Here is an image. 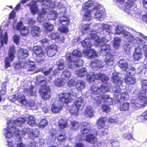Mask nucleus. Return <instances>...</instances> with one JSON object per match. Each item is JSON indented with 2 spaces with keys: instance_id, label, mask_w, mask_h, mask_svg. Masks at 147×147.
<instances>
[{
  "instance_id": "f257e3e1",
  "label": "nucleus",
  "mask_w": 147,
  "mask_h": 147,
  "mask_svg": "<svg viewBox=\"0 0 147 147\" xmlns=\"http://www.w3.org/2000/svg\"><path fill=\"white\" fill-rule=\"evenodd\" d=\"M87 80L90 83H92L95 81V80H101L102 84L99 87L93 85L91 87L92 92V94H99L100 96H98L94 98L95 103L97 106H99L102 102V100L104 102H108V100L111 101L112 98L107 94H102L107 92L109 90V86L108 82L109 79L108 77L105 74L99 73L98 74H93L92 75H88L86 76Z\"/></svg>"
},
{
  "instance_id": "f03ea898",
  "label": "nucleus",
  "mask_w": 147,
  "mask_h": 147,
  "mask_svg": "<svg viewBox=\"0 0 147 147\" xmlns=\"http://www.w3.org/2000/svg\"><path fill=\"white\" fill-rule=\"evenodd\" d=\"M45 52L41 46H36L33 49V53L35 55L36 60L39 63H42L45 61L46 54L49 57L54 56L58 51L57 46L52 44L47 47L45 49Z\"/></svg>"
},
{
  "instance_id": "7ed1b4c3",
  "label": "nucleus",
  "mask_w": 147,
  "mask_h": 147,
  "mask_svg": "<svg viewBox=\"0 0 147 147\" xmlns=\"http://www.w3.org/2000/svg\"><path fill=\"white\" fill-rule=\"evenodd\" d=\"M38 85L40 86L38 92L42 98L44 100L49 99L51 97V90L49 87L47 85V81L43 80L37 82Z\"/></svg>"
},
{
  "instance_id": "20e7f679",
  "label": "nucleus",
  "mask_w": 147,
  "mask_h": 147,
  "mask_svg": "<svg viewBox=\"0 0 147 147\" xmlns=\"http://www.w3.org/2000/svg\"><path fill=\"white\" fill-rule=\"evenodd\" d=\"M70 129L73 131H76L80 126V132L82 134L84 135L87 134L90 131V124L86 122H82L80 125V123L78 121H71L70 122Z\"/></svg>"
},
{
  "instance_id": "39448f33",
  "label": "nucleus",
  "mask_w": 147,
  "mask_h": 147,
  "mask_svg": "<svg viewBox=\"0 0 147 147\" xmlns=\"http://www.w3.org/2000/svg\"><path fill=\"white\" fill-rule=\"evenodd\" d=\"M76 93L72 90H64L59 94V100L63 103H69L71 102L72 97Z\"/></svg>"
},
{
  "instance_id": "423d86ee",
  "label": "nucleus",
  "mask_w": 147,
  "mask_h": 147,
  "mask_svg": "<svg viewBox=\"0 0 147 147\" xmlns=\"http://www.w3.org/2000/svg\"><path fill=\"white\" fill-rule=\"evenodd\" d=\"M107 120L105 117L101 116L99 118L97 121L98 127V132L100 136H104L107 134L108 133V127H104L105 123Z\"/></svg>"
},
{
  "instance_id": "0eeeda50",
  "label": "nucleus",
  "mask_w": 147,
  "mask_h": 147,
  "mask_svg": "<svg viewBox=\"0 0 147 147\" xmlns=\"http://www.w3.org/2000/svg\"><path fill=\"white\" fill-rule=\"evenodd\" d=\"M16 53L15 47L14 45L10 46L8 53V56L5 58L4 60L5 69H7L11 66L10 61H13L15 57V54Z\"/></svg>"
},
{
  "instance_id": "6e6552de",
  "label": "nucleus",
  "mask_w": 147,
  "mask_h": 147,
  "mask_svg": "<svg viewBox=\"0 0 147 147\" xmlns=\"http://www.w3.org/2000/svg\"><path fill=\"white\" fill-rule=\"evenodd\" d=\"M4 130L7 131L5 135L7 138H10L12 137L14 134L16 136L19 137L20 136V131L15 126L7 127L6 128H5Z\"/></svg>"
},
{
  "instance_id": "1a4fd4ad",
  "label": "nucleus",
  "mask_w": 147,
  "mask_h": 147,
  "mask_svg": "<svg viewBox=\"0 0 147 147\" xmlns=\"http://www.w3.org/2000/svg\"><path fill=\"white\" fill-rule=\"evenodd\" d=\"M141 91V92L138 96L136 101L137 102L135 103V105L137 108L141 107H144L147 104V100L144 101L146 98L147 99V97L146 98L144 95L145 93H143L142 90Z\"/></svg>"
},
{
  "instance_id": "9d476101",
  "label": "nucleus",
  "mask_w": 147,
  "mask_h": 147,
  "mask_svg": "<svg viewBox=\"0 0 147 147\" xmlns=\"http://www.w3.org/2000/svg\"><path fill=\"white\" fill-rule=\"evenodd\" d=\"M92 5V3L90 1H88L85 2L83 5L82 10L83 11H86V12L84 15L85 17L86 20H90L91 17V10H88V9L90 7H91Z\"/></svg>"
},
{
  "instance_id": "9b49d317",
  "label": "nucleus",
  "mask_w": 147,
  "mask_h": 147,
  "mask_svg": "<svg viewBox=\"0 0 147 147\" xmlns=\"http://www.w3.org/2000/svg\"><path fill=\"white\" fill-rule=\"evenodd\" d=\"M92 5V3L90 1H88L85 2L83 5L82 10L83 11H86V12L84 15L85 17L86 20H90L91 17V10H88V9L90 7H91Z\"/></svg>"
},
{
  "instance_id": "f8f14e48",
  "label": "nucleus",
  "mask_w": 147,
  "mask_h": 147,
  "mask_svg": "<svg viewBox=\"0 0 147 147\" xmlns=\"http://www.w3.org/2000/svg\"><path fill=\"white\" fill-rule=\"evenodd\" d=\"M103 9L102 6L99 4H96L93 8L94 10L97 11L95 13L94 17L98 20L103 19L105 17V14L102 10Z\"/></svg>"
},
{
  "instance_id": "ddd939ff",
  "label": "nucleus",
  "mask_w": 147,
  "mask_h": 147,
  "mask_svg": "<svg viewBox=\"0 0 147 147\" xmlns=\"http://www.w3.org/2000/svg\"><path fill=\"white\" fill-rule=\"evenodd\" d=\"M100 52V53L106 56L114 55L115 53V52L112 49L110 46L105 44L101 46Z\"/></svg>"
},
{
  "instance_id": "4468645a",
  "label": "nucleus",
  "mask_w": 147,
  "mask_h": 147,
  "mask_svg": "<svg viewBox=\"0 0 147 147\" xmlns=\"http://www.w3.org/2000/svg\"><path fill=\"white\" fill-rule=\"evenodd\" d=\"M97 135V131L95 130L92 134H89L86 136L85 140L87 142L95 144L97 142V138L96 137Z\"/></svg>"
},
{
  "instance_id": "2eb2a0df",
  "label": "nucleus",
  "mask_w": 147,
  "mask_h": 147,
  "mask_svg": "<svg viewBox=\"0 0 147 147\" xmlns=\"http://www.w3.org/2000/svg\"><path fill=\"white\" fill-rule=\"evenodd\" d=\"M91 39L94 41V44L97 46H100L105 42L104 38H100L96 34H90Z\"/></svg>"
},
{
  "instance_id": "dca6fc26",
  "label": "nucleus",
  "mask_w": 147,
  "mask_h": 147,
  "mask_svg": "<svg viewBox=\"0 0 147 147\" xmlns=\"http://www.w3.org/2000/svg\"><path fill=\"white\" fill-rule=\"evenodd\" d=\"M119 74L116 72L113 73L111 77V80L113 83L120 86L122 85V82L121 78L119 76Z\"/></svg>"
},
{
  "instance_id": "f3484780",
  "label": "nucleus",
  "mask_w": 147,
  "mask_h": 147,
  "mask_svg": "<svg viewBox=\"0 0 147 147\" xmlns=\"http://www.w3.org/2000/svg\"><path fill=\"white\" fill-rule=\"evenodd\" d=\"M40 0H33L32 2L28 4L30 7V11L34 15L38 11V9L37 3Z\"/></svg>"
},
{
  "instance_id": "a211bd4d",
  "label": "nucleus",
  "mask_w": 147,
  "mask_h": 147,
  "mask_svg": "<svg viewBox=\"0 0 147 147\" xmlns=\"http://www.w3.org/2000/svg\"><path fill=\"white\" fill-rule=\"evenodd\" d=\"M66 61L69 63L68 64L71 63H72L74 62L75 65L77 67H80L82 66L84 63L83 61L81 59H78L73 61L70 56L67 57L66 58Z\"/></svg>"
},
{
  "instance_id": "6ab92c4d",
  "label": "nucleus",
  "mask_w": 147,
  "mask_h": 147,
  "mask_svg": "<svg viewBox=\"0 0 147 147\" xmlns=\"http://www.w3.org/2000/svg\"><path fill=\"white\" fill-rule=\"evenodd\" d=\"M41 32V29L39 26L35 25L31 27L30 32L33 36H38Z\"/></svg>"
},
{
  "instance_id": "aec40b11",
  "label": "nucleus",
  "mask_w": 147,
  "mask_h": 147,
  "mask_svg": "<svg viewBox=\"0 0 147 147\" xmlns=\"http://www.w3.org/2000/svg\"><path fill=\"white\" fill-rule=\"evenodd\" d=\"M84 99L81 97H78L74 103V104L80 110L82 109L84 106Z\"/></svg>"
},
{
  "instance_id": "412c9836",
  "label": "nucleus",
  "mask_w": 147,
  "mask_h": 147,
  "mask_svg": "<svg viewBox=\"0 0 147 147\" xmlns=\"http://www.w3.org/2000/svg\"><path fill=\"white\" fill-rule=\"evenodd\" d=\"M125 83L127 85H133L136 83L135 78L133 77L126 76L124 78Z\"/></svg>"
},
{
  "instance_id": "4be33fe9",
  "label": "nucleus",
  "mask_w": 147,
  "mask_h": 147,
  "mask_svg": "<svg viewBox=\"0 0 147 147\" xmlns=\"http://www.w3.org/2000/svg\"><path fill=\"white\" fill-rule=\"evenodd\" d=\"M19 57L22 59H24L29 55L28 51L26 49L20 48L18 50Z\"/></svg>"
},
{
  "instance_id": "5701e85b",
  "label": "nucleus",
  "mask_w": 147,
  "mask_h": 147,
  "mask_svg": "<svg viewBox=\"0 0 147 147\" xmlns=\"http://www.w3.org/2000/svg\"><path fill=\"white\" fill-rule=\"evenodd\" d=\"M16 99L19 103L22 105H26L28 103V101L24 95H18L16 98Z\"/></svg>"
},
{
  "instance_id": "b1692460",
  "label": "nucleus",
  "mask_w": 147,
  "mask_h": 147,
  "mask_svg": "<svg viewBox=\"0 0 147 147\" xmlns=\"http://www.w3.org/2000/svg\"><path fill=\"white\" fill-rule=\"evenodd\" d=\"M85 115L88 117H91L93 116L94 111L92 107L91 106L87 107L84 112Z\"/></svg>"
},
{
  "instance_id": "393cba45",
  "label": "nucleus",
  "mask_w": 147,
  "mask_h": 147,
  "mask_svg": "<svg viewBox=\"0 0 147 147\" xmlns=\"http://www.w3.org/2000/svg\"><path fill=\"white\" fill-rule=\"evenodd\" d=\"M27 123L31 126H34L37 125L36 118L31 115H29L28 118Z\"/></svg>"
},
{
  "instance_id": "a878e982",
  "label": "nucleus",
  "mask_w": 147,
  "mask_h": 147,
  "mask_svg": "<svg viewBox=\"0 0 147 147\" xmlns=\"http://www.w3.org/2000/svg\"><path fill=\"white\" fill-rule=\"evenodd\" d=\"M114 55H107L106 56L105 62L108 65L112 66L114 64Z\"/></svg>"
},
{
  "instance_id": "bb28decb",
  "label": "nucleus",
  "mask_w": 147,
  "mask_h": 147,
  "mask_svg": "<svg viewBox=\"0 0 147 147\" xmlns=\"http://www.w3.org/2000/svg\"><path fill=\"white\" fill-rule=\"evenodd\" d=\"M34 88V86L32 85H31L29 88H25L24 89V93H26L28 94L31 96H35L36 94V90H33Z\"/></svg>"
},
{
  "instance_id": "cd10ccee",
  "label": "nucleus",
  "mask_w": 147,
  "mask_h": 147,
  "mask_svg": "<svg viewBox=\"0 0 147 147\" xmlns=\"http://www.w3.org/2000/svg\"><path fill=\"white\" fill-rule=\"evenodd\" d=\"M71 73L69 71L65 69L61 75V78L64 80H67L71 76Z\"/></svg>"
},
{
  "instance_id": "c85d7f7f",
  "label": "nucleus",
  "mask_w": 147,
  "mask_h": 147,
  "mask_svg": "<svg viewBox=\"0 0 147 147\" xmlns=\"http://www.w3.org/2000/svg\"><path fill=\"white\" fill-rule=\"evenodd\" d=\"M76 72L77 76L80 77H82L86 76L87 74V71L85 67L76 70Z\"/></svg>"
},
{
  "instance_id": "c756f323",
  "label": "nucleus",
  "mask_w": 147,
  "mask_h": 147,
  "mask_svg": "<svg viewBox=\"0 0 147 147\" xmlns=\"http://www.w3.org/2000/svg\"><path fill=\"white\" fill-rule=\"evenodd\" d=\"M43 26L45 30L48 32H51L54 29L53 25L48 22H45L43 24Z\"/></svg>"
},
{
  "instance_id": "7c9ffc66",
  "label": "nucleus",
  "mask_w": 147,
  "mask_h": 147,
  "mask_svg": "<svg viewBox=\"0 0 147 147\" xmlns=\"http://www.w3.org/2000/svg\"><path fill=\"white\" fill-rule=\"evenodd\" d=\"M119 66L122 69L126 70L128 67L127 62L125 59H120L119 62Z\"/></svg>"
},
{
  "instance_id": "2f4dec72",
  "label": "nucleus",
  "mask_w": 147,
  "mask_h": 147,
  "mask_svg": "<svg viewBox=\"0 0 147 147\" xmlns=\"http://www.w3.org/2000/svg\"><path fill=\"white\" fill-rule=\"evenodd\" d=\"M79 109H78L74 104L71 105L69 109V112L72 115H77Z\"/></svg>"
},
{
  "instance_id": "473e14b6",
  "label": "nucleus",
  "mask_w": 147,
  "mask_h": 147,
  "mask_svg": "<svg viewBox=\"0 0 147 147\" xmlns=\"http://www.w3.org/2000/svg\"><path fill=\"white\" fill-rule=\"evenodd\" d=\"M26 119L23 117H19L14 121V123L16 126H21L22 124L25 123Z\"/></svg>"
},
{
  "instance_id": "72a5a7b5",
  "label": "nucleus",
  "mask_w": 147,
  "mask_h": 147,
  "mask_svg": "<svg viewBox=\"0 0 147 147\" xmlns=\"http://www.w3.org/2000/svg\"><path fill=\"white\" fill-rule=\"evenodd\" d=\"M76 86L78 90L81 91L84 88L85 84L83 81L79 80L76 82Z\"/></svg>"
},
{
  "instance_id": "f704fd0d",
  "label": "nucleus",
  "mask_w": 147,
  "mask_h": 147,
  "mask_svg": "<svg viewBox=\"0 0 147 147\" xmlns=\"http://www.w3.org/2000/svg\"><path fill=\"white\" fill-rule=\"evenodd\" d=\"M82 46L86 48H90L92 46V43L90 42V40L86 38L82 42Z\"/></svg>"
},
{
  "instance_id": "c9c22d12",
  "label": "nucleus",
  "mask_w": 147,
  "mask_h": 147,
  "mask_svg": "<svg viewBox=\"0 0 147 147\" xmlns=\"http://www.w3.org/2000/svg\"><path fill=\"white\" fill-rule=\"evenodd\" d=\"M129 104L127 102L123 103L120 105L119 108L120 111H125L129 110Z\"/></svg>"
},
{
  "instance_id": "e433bc0d",
  "label": "nucleus",
  "mask_w": 147,
  "mask_h": 147,
  "mask_svg": "<svg viewBox=\"0 0 147 147\" xmlns=\"http://www.w3.org/2000/svg\"><path fill=\"white\" fill-rule=\"evenodd\" d=\"M142 57L141 51L137 52L135 51L133 54V58L135 61H138L141 59Z\"/></svg>"
},
{
  "instance_id": "4c0bfd02",
  "label": "nucleus",
  "mask_w": 147,
  "mask_h": 147,
  "mask_svg": "<svg viewBox=\"0 0 147 147\" xmlns=\"http://www.w3.org/2000/svg\"><path fill=\"white\" fill-rule=\"evenodd\" d=\"M58 125L61 128H65L68 126L67 122L63 119H61L59 120Z\"/></svg>"
},
{
  "instance_id": "58836bf2",
  "label": "nucleus",
  "mask_w": 147,
  "mask_h": 147,
  "mask_svg": "<svg viewBox=\"0 0 147 147\" xmlns=\"http://www.w3.org/2000/svg\"><path fill=\"white\" fill-rule=\"evenodd\" d=\"M63 80L61 78H57L54 81V84L56 86H61L63 85Z\"/></svg>"
},
{
  "instance_id": "ea45409f",
  "label": "nucleus",
  "mask_w": 147,
  "mask_h": 147,
  "mask_svg": "<svg viewBox=\"0 0 147 147\" xmlns=\"http://www.w3.org/2000/svg\"><path fill=\"white\" fill-rule=\"evenodd\" d=\"M39 132L38 129H32L30 133V135L33 138H36L39 135Z\"/></svg>"
},
{
  "instance_id": "a19ab883",
  "label": "nucleus",
  "mask_w": 147,
  "mask_h": 147,
  "mask_svg": "<svg viewBox=\"0 0 147 147\" xmlns=\"http://www.w3.org/2000/svg\"><path fill=\"white\" fill-rule=\"evenodd\" d=\"M66 139V134L64 132L59 134L57 136L58 140L60 142H63L65 141Z\"/></svg>"
},
{
  "instance_id": "79ce46f5",
  "label": "nucleus",
  "mask_w": 147,
  "mask_h": 147,
  "mask_svg": "<svg viewBox=\"0 0 147 147\" xmlns=\"http://www.w3.org/2000/svg\"><path fill=\"white\" fill-rule=\"evenodd\" d=\"M59 23L64 26H68L70 23V20L68 18H66L64 19L59 20Z\"/></svg>"
},
{
  "instance_id": "37998d69",
  "label": "nucleus",
  "mask_w": 147,
  "mask_h": 147,
  "mask_svg": "<svg viewBox=\"0 0 147 147\" xmlns=\"http://www.w3.org/2000/svg\"><path fill=\"white\" fill-rule=\"evenodd\" d=\"M121 39L120 38L116 37L114 39L113 45L115 49H118L120 46Z\"/></svg>"
},
{
  "instance_id": "c03bdc74",
  "label": "nucleus",
  "mask_w": 147,
  "mask_h": 147,
  "mask_svg": "<svg viewBox=\"0 0 147 147\" xmlns=\"http://www.w3.org/2000/svg\"><path fill=\"white\" fill-rule=\"evenodd\" d=\"M62 109V107H57L53 104L51 108L52 111L54 113H58Z\"/></svg>"
},
{
  "instance_id": "a18cd8bd",
  "label": "nucleus",
  "mask_w": 147,
  "mask_h": 147,
  "mask_svg": "<svg viewBox=\"0 0 147 147\" xmlns=\"http://www.w3.org/2000/svg\"><path fill=\"white\" fill-rule=\"evenodd\" d=\"M21 34L23 36H26L28 34L29 30L26 26H24L20 30Z\"/></svg>"
},
{
  "instance_id": "49530a36",
  "label": "nucleus",
  "mask_w": 147,
  "mask_h": 147,
  "mask_svg": "<svg viewBox=\"0 0 147 147\" xmlns=\"http://www.w3.org/2000/svg\"><path fill=\"white\" fill-rule=\"evenodd\" d=\"M142 90L144 93H145L147 91V80L142 81Z\"/></svg>"
},
{
  "instance_id": "de8ad7c7",
  "label": "nucleus",
  "mask_w": 147,
  "mask_h": 147,
  "mask_svg": "<svg viewBox=\"0 0 147 147\" xmlns=\"http://www.w3.org/2000/svg\"><path fill=\"white\" fill-rule=\"evenodd\" d=\"M100 62L97 60H95L94 61H92L90 64V66L92 68H98L100 67L99 65Z\"/></svg>"
},
{
  "instance_id": "09e8293b",
  "label": "nucleus",
  "mask_w": 147,
  "mask_h": 147,
  "mask_svg": "<svg viewBox=\"0 0 147 147\" xmlns=\"http://www.w3.org/2000/svg\"><path fill=\"white\" fill-rule=\"evenodd\" d=\"M72 55L77 58L80 57L82 56L81 52L78 50H75L72 52Z\"/></svg>"
},
{
  "instance_id": "8fccbe9b",
  "label": "nucleus",
  "mask_w": 147,
  "mask_h": 147,
  "mask_svg": "<svg viewBox=\"0 0 147 147\" xmlns=\"http://www.w3.org/2000/svg\"><path fill=\"white\" fill-rule=\"evenodd\" d=\"M90 49L85 50L83 51V53L85 56H87L89 58L92 59L93 58L94 56L93 53L90 55Z\"/></svg>"
},
{
  "instance_id": "3c124183",
  "label": "nucleus",
  "mask_w": 147,
  "mask_h": 147,
  "mask_svg": "<svg viewBox=\"0 0 147 147\" xmlns=\"http://www.w3.org/2000/svg\"><path fill=\"white\" fill-rule=\"evenodd\" d=\"M48 124V122L47 119H44L41 120L39 123V125L41 127L44 128Z\"/></svg>"
},
{
  "instance_id": "603ef678",
  "label": "nucleus",
  "mask_w": 147,
  "mask_h": 147,
  "mask_svg": "<svg viewBox=\"0 0 147 147\" xmlns=\"http://www.w3.org/2000/svg\"><path fill=\"white\" fill-rule=\"evenodd\" d=\"M136 73V69L134 67H132L131 69H129V71H127L126 74L127 75L134 76Z\"/></svg>"
},
{
  "instance_id": "864d4df0",
  "label": "nucleus",
  "mask_w": 147,
  "mask_h": 147,
  "mask_svg": "<svg viewBox=\"0 0 147 147\" xmlns=\"http://www.w3.org/2000/svg\"><path fill=\"white\" fill-rule=\"evenodd\" d=\"M129 97V94L127 92H124L121 94L120 99L123 100V101L127 100V98Z\"/></svg>"
},
{
  "instance_id": "5fc2aeb1",
  "label": "nucleus",
  "mask_w": 147,
  "mask_h": 147,
  "mask_svg": "<svg viewBox=\"0 0 147 147\" xmlns=\"http://www.w3.org/2000/svg\"><path fill=\"white\" fill-rule=\"evenodd\" d=\"M101 109L103 112L106 113L109 112L111 110L109 106L106 105H102L101 107Z\"/></svg>"
},
{
  "instance_id": "6e6d98bb",
  "label": "nucleus",
  "mask_w": 147,
  "mask_h": 147,
  "mask_svg": "<svg viewBox=\"0 0 147 147\" xmlns=\"http://www.w3.org/2000/svg\"><path fill=\"white\" fill-rule=\"evenodd\" d=\"M50 17L51 18V19L53 20L56 19L58 16V13L55 11H51V13L50 14Z\"/></svg>"
},
{
  "instance_id": "4d7b16f0",
  "label": "nucleus",
  "mask_w": 147,
  "mask_h": 147,
  "mask_svg": "<svg viewBox=\"0 0 147 147\" xmlns=\"http://www.w3.org/2000/svg\"><path fill=\"white\" fill-rule=\"evenodd\" d=\"M19 130L20 131V135H22L23 136L28 133L30 131V129L28 128H24L22 129V131L20 130Z\"/></svg>"
},
{
  "instance_id": "13d9d810",
  "label": "nucleus",
  "mask_w": 147,
  "mask_h": 147,
  "mask_svg": "<svg viewBox=\"0 0 147 147\" xmlns=\"http://www.w3.org/2000/svg\"><path fill=\"white\" fill-rule=\"evenodd\" d=\"M43 46H45V45L47 46L49 44V40L47 38H44L42 39L40 41Z\"/></svg>"
},
{
  "instance_id": "bf43d9fd",
  "label": "nucleus",
  "mask_w": 147,
  "mask_h": 147,
  "mask_svg": "<svg viewBox=\"0 0 147 147\" xmlns=\"http://www.w3.org/2000/svg\"><path fill=\"white\" fill-rule=\"evenodd\" d=\"M28 71H33L36 68V65L33 63V64L31 65L30 63H28Z\"/></svg>"
},
{
  "instance_id": "052dcab7",
  "label": "nucleus",
  "mask_w": 147,
  "mask_h": 147,
  "mask_svg": "<svg viewBox=\"0 0 147 147\" xmlns=\"http://www.w3.org/2000/svg\"><path fill=\"white\" fill-rule=\"evenodd\" d=\"M76 82L74 79L71 78L67 82L68 85L70 87L76 85Z\"/></svg>"
},
{
  "instance_id": "680f3d73",
  "label": "nucleus",
  "mask_w": 147,
  "mask_h": 147,
  "mask_svg": "<svg viewBox=\"0 0 147 147\" xmlns=\"http://www.w3.org/2000/svg\"><path fill=\"white\" fill-rule=\"evenodd\" d=\"M90 25L89 24H85L83 25L82 26V32H86L88 30H90Z\"/></svg>"
},
{
  "instance_id": "e2e57ef3",
  "label": "nucleus",
  "mask_w": 147,
  "mask_h": 147,
  "mask_svg": "<svg viewBox=\"0 0 147 147\" xmlns=\"http://www.w3.org/2000/svg\"><path fill=\"white\" fill-rule=\"evenodd\" d=\"M3 41L5 44H7V34L6 32H5V35L3 38V39L1 41L2 46L3 45Z\"/></svg>"
},
{
  "instance_id": "0e129e2a",
  "label": "nucleus",
  "mask_w": 147,
  "mask_h": 147,
  "mask_svg": "<svg viewBox=\"0 0 147 147\" xmlns=\"http://www.w3.org/2000/svg\"><path fill=\"white\" fill-rule=\"evenodd\" d=\"M103 31H105L107 32H109L110 31V26L106 24H103L102 26Z\"/></svg>"
},
{
  "instance_id": "69168bd1",
  "label": "nucleus",
  "mask_w": 147,
  "mask_h": 147,
  "mask_svg": "<svg viewBox=\"0 0 147 147\" xmlns=\"http://www.w3.org/2000/svg\"><path fill=\"white\" fill-rule=\"evenodd\" d=\"M13 40L15 43L17 44L19 43L20 36L17 34H15L13 37Z\"/></svg>"
},
{
  "instance_id": "338daca9",
  "label": "nucleus",
  "mask_w": 147,
  "mask_h": 147,
  "mask_svg": "<svg viewBox=\"0 0 147 147\" xmlns=\"http://www.w3.org/2000/svg\"><path fill=\"white\" fill-rule=\"evenodd\" d=\"M110 142L113 147H117L119 145V142L117 141H114L113 140H111Z\"/></svg>"
},
{
  "instance_id": "774afa93",
  "label": "nucleus",
  "mask_w": 147,
  "mask_h": 147,
  "mask_svg": "<svg viewBox=\"0 0 147 147\" xmlns=\"http://www.w3.org/2000/svg\"><path fill=\"white\" fill-rule=\"evenodd\" d=\"M74 147H86V146L83 143L78 142L75 143Z\"/></svg>"
}]
</instances>
